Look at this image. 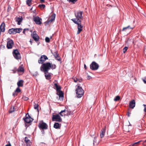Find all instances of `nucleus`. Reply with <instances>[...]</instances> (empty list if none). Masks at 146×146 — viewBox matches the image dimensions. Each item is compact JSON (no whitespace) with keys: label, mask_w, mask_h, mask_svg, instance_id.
Instances as JSON below:
<instances>
[{"label":"nucleus","mask_w":146,"mask_h":146,"mask_svg":"<svg viewBox=\"0 0 146 146\" xmlns=\"http://www.w3.org/2000/svg\"><path fill=\"white\" fill-rule=\"evenodd\" d=\"M60 114L61 116H64L65 115L69 116L72 114V112L70 111V110H65L61 111L60 113Z\"/></svg>","instance_id":"obj_4"},{"label":"nucleus","mask_w":146,"mask_h":146,"mask_svg":"<svg viewBox=\"0 0 146 146\" xmlns=\"http://www.w3.org/2000/svg\"><path fill=\"white\" fill-rule=\"evenodd\" d=\"M23 119L25 122L27 123H29L33 120V119L30 117L28 113L26 114L25 117Z\"/></svg>","instance_id":"obj_7"},{"label":"nucleus","mask_w":146,"mask_h":146,"mask_svg":"<svg viewBox=\"0 0 146 146\" xmlns=\"http://www.w3.org/2000/svg\"><path fill=\"white\" fill-rule=\"evenodd\" d=\"M29 30V29H24L23 31V33L24 34H25V32L26 31H28Z\"/></svg>","instance_id":"obj_40"},{"label":"nucleus","mask_w":146,"mask_h":146,"mask_svg":"<svg viewBox=\"0 0 146 146\" xmlns=\"http://www.w3.org/2000/svg\"><path fill=\"white\" fill-rule=\"evenodd\" d=\"M31 36L36 41H38L39 39V37L36 33V32L35 31H34L32 33Z\"/></svg>","instance_id":"obj_13"},{"label":"nucleus","mask_w":146,"mask_h":146,"mask_svg":"<svg viewBox=\"0 0 146 146\" xmlns=\"http://www.w3.org/2000/svg\"><path fill=\"white\" fill-rule=\"evenodd\" d=\"M38 6L41 9H42L45 8V5L44 4L39 5Z\"/></svg>","instance_id":"obj_35"},{"label":"nucleus","mask_w":146,"mask_h":146,"mask_svg":"<svg viewBox=\"0 0 146 146\" xmlns=\"http://www.w3.org/2000/svg\"><path fill=\"white\" fill-rule=\"evenodd\" d=\"M5 23H3L0 26V30L2 32H4L5 31Z\"/></svg>","instance_id":"obj_21"},{"label":"nucleus","mask_w":146,"mask_h":146,"mask_svg":"<svg viewBox=\"0 0 146 146\" xmlns=\"http://www.w3.org/2000/svg\"><path fill=\"white\" fill-rule=\"evenodd\" d=\"M132 29L133 28L130 27V26H128L126 27L123 28L122 30V31H126V29Z\"/></svg>","instance_id":"obj_29"},{"label":"nucleus","mask_w":146,"mask_h":146,"mask_svg":"<svg viewBox=\"0 0 146 146\" xmlns=\"http://www.w3.org/2000/svg\"><path fill=\"white\" fill-rule=\"evenodd\" d=\"M32 74L33 76H36L38 74V73L37 72H33Z\"/></svg>","instance_id":"obj_39"},{"label":"nucleus","mask_w":146,"mask_h":146,"mask_svg":"<svg viewBox=\"0 0 146 146\" xmlns=\"http://www.w3.org/2000/svg\"><path fill=\"white\" fill-rule=\"evenodd\" d=\"M135 102L134 100H133L130 102L129 103V106L130 108L133 109L135 107Z\"/></svg>","instance_id":"obj_18"},{"label":"nucleus","mask_w":146,"mask_h":146,"mask_svg":"<svg viewBox=\"0 0 146 146\" xmlns=\"http://www.w3.org/2000/svg\"><path fill=\"white\" fill-rule=\"evenodd\" d=\"M52 38V36H50V38Z\"/></svg>","instance_id":"obj_58"},{"label":"nucleus","mask_w":146,"mask_h":146,"mask_svg":"<svg viewBox=\"0 0 146 146\" xmlns=\"http://www.w3.org/2000/svg\"><path fill=\"white\" fill-rule=\"evenodd\" d=\"M39 128L42 129H46L47 128L48 126L47 124L43 122H40L38 125Z\"/></svg>","instance_id":"obj_9"},{"label":"nucleus","mask_w":146,"mask_h":146,"mask_svg":"<svg viewBox=\"0 0 146 146\" xmlns=\"http://www.w3.org/2000/svg\"><path fill=\"white\" fill-rule=\"evenodd\" d=\"M141 141H140L138 142H135L131 145L132 146H137L139 144V143L141 142Z\"/></svg>","instance_id":"obj_28"},{"label":"nucleus","mask_w":146,"mask_h":146,"mask_svg":"<svg viewBox=\"0 0 146 146\" xmlns=\"http://www.w3.org/2000/svg\"><path fill=\"white\" fill-rule=\"evenodd\" d=\"M82 81V80L81 79H78V81L79 82H81Z\"/></svg>","instance_id":"obj_50"},{"label":"nucleus","mask_w":146,"mask_h":146,"mask_svg":"<svg viewBox=\"0 0 146 146\" xmlns=\"http://www.w3.org/2000/svg\"><path fill=\"white\" fill-rule=\"evenodd\" d=\"M128 48L127 47H125L123 49V53H125L127 50Z\"/></svg>","instance_id":"obj_37"},{"label":"nucleus","mask_w":146,"mask_h":146,"mask_svg":"<svg viewBox=\"0 0 146 146\" xmlns=\"http://www.w3.org/2000/svg\"><path fill=\"white\" fill-rule=\"evenodd\" d=\"M106 127L102 129L100 133V137L101 138L103 137L104 136L106 133Z\"/></svg>","instance_id":"obj_16"},{"label":"nucleus","mask_w":146,"mask_h":146,"mask_svg":"<svg viewBox=\"0 0 146 146\" xmlns=\"http://www.w3.org/2000/svg\"><path fill=\"white\" fill-rule=\"evenodd\" d=\"M55 17V14H53L50 17V19H49L48 22H52L54 21Z\"/></svg>","instance_id":"obj_22"},{"label":"nucleus","mask_w":146,"mask_h":146,"mask_svg":"<svg viewBox=\"0 0 146 146\" xmlns=\"http://www.w3.org/2000/svg\"><path fill=\"white\" fill-rule=\"evenodd\" d=\"M131 113L129 112H128L127 113V115L128 117H130Z\"/></svg>","instance_id":"obj_47"},{"label":"nucleus","mask_w":146,"mask_h":146,"mask_svg":"<svg viewBox=\"0 0 146 146\" xmlns=\"http://www.w3.org/2000/svg\"><path fill=\"white\" fill-rule=\"evenodd\" d=\"M5 146H11V144L10 143H9L8 144H7L5 145Z\"/></svg>","instance_id":"obj_52"},{"label":"nucleus","mask_w":146,"mask_h":146,"mask_svg":"<svg viewBox=\"0 0 146 146\" xmlns=\"http://www.w3.org/2000/svg\"><path fill=\"white\" fill-rule=\"evenodd\" d=\"M120 99V97L119 96H117L114 99L115 101H119Z\"/></svg>","instance_id":"obj_31"},{"label":"nucleus","mask_w":146,"mask_h":146,"mask_svg":"<svg viewBox=\"0 0 146 146\" xmlns=\"http://www.w3.org/2000/svg\"><path fill=\"white\" fill-rule=\"evenodd\" d=\"M77 96L78 98H81L84 93V91L81 87L78 86L76 90Z\"/></svg>","instance_id":"obj_3"},{"label":"nucleus","mask_w":146,"mask_h":146,"mask_svg":"<svg viewBox=\"0 0 146 146\" xmlns=\"http://www.w3.org/2000/svg\"><path fill=\"white\" fill-rule=\"evenodd\" d=\"M30 41L31 42V43L32 42H31V40Z\"/></svg>","instance_id":"obj_55"},{"label":"nucleus","mask_w":146,"mask_h":146,"mask_svg":"<svg viewBox=\"0 0 146 146\" xmlns=\"http://www.w3.org/2000/svg\"><path fill=\"white\" fill-rule=\"evenodd\" d=\"M23 81L22 80H19L17 83L18 87H22L23 86Z\"/></svg>","instance_id":"obj_23"},{"label":"nucleus","mask_w":146,"mask_h":146,"mask_svg":"<svg viewBox=\"0 0 146 146\" xmlns=\"http://www.w3.org/2000/svg\"><path fill=\"white\" fill-rule=\"evenodd\" d=\"M17 72L18 73H21L23 74L24 72V69L23 68V65L20 66L17 69Z\"/></svg>","instance_id":"obj_17"},{"label":"nucleus","mask_w":146,"mask_h":146,"mask_svg":"<svg viewBox=\"0 0 146 146\" xmlns=\"http://www.w3.org/2000/svg\"><path fill=\"white\" fill-rule=\"evenodd\" d=\"M91 77L90 76H89V75H88L87 76V79L88 80H90L91 79Z\"/></svg>","instance_id":"obj_45"},{"label":"nucleus","mask_w":146,"mask_h":146,"mask_svg":"<svg viewBox=\"0 0 146 146\" xmlns=\"http://www.w3.org/2000/svg\"><path fill=\"white\" fill-rule=\"evenodd\" d=\"M56 94L57 95L59 96L60 98H62V99H63L64 97V94L60 90L58 91H57Z\"/></svg>","instance_id":"obj_19"},{"label":"nucleus","mask_w":146,"mask_h":146,"mask_svg":"<svg viewBox=\"0 0 146 146\" xmlns=\"http://www.w3.org/2000/svg\"><path fill=\"white\" fill-rule=\"evenodd\" d=\"M82 14L83 11H78L77 13H75L76 18L73 19H71L75 23L78 25L77 34H79L82 31L83 26L80 23L81 21L80 19H81L83 18Z\"/></svg>","instance_id":"obj_1"},{"label":"nucleus","mask_w":146,"mask_h":146,"mask_svg":"<svg viewBox=\"0 0 146 146\" xmlns=\"http://www.w3.org/2000/svg\"><path fill=\"white\" fill-rule=\"evenodd\" d=\"M90 68L91 69V64L90 65Z\"/></svg>","instance_id":"obj_54"},{"label":"nucleus","mask_w":146,"mask_h":146,"mask_svg":"<svg viewBox=\"0 0 146 146\" xmlns=\"http://www.w3.org/2000/svg\"><path fill=\"white\" fill-rule=\"evenodd\" d=\"M12 71L13 72V73H15L17 71V70L16 68H15L14 69L12 70Z\"/></svg>","instance_id":"obj_41"},{"label":"nucleus","mask_w":146,"mask_h":146,"mask_svg":"<svg viewBox=\"0 0 146 146\" xmlns=\"http://www.w3.org/2000/svg\"><path fill=\"white\" fill-rule=\"evenodd\" d=\"M34 108L35 109L37 110L38 111V104H35L34 105Z\"/></svg>","instance_id":"obj_32"},{"label":"nucleus","mask_w":146,"mask_h":146,"mask_svg":"<svg viewBox=\"0 0 146 146\" xmlns=\"http://www.w3.org/2000/svg\"><path fill=\"white\" fill-rule=\"evenodd\" d=\"M5 48V46L3 45H1V48L4 49Z\"/></svg>","instance_id":"obj_46"},{"label":"nucleus","mask_w":146,"mask_h":146,"mask_svg":"<svg viewBox=\"0 0 146 146\" xmlns=\"http://www.w3.org/2000/svg\"><path fill=\"white\" fill-rule=\"evenodd\" d=\"M45 74V76L47 80H50L51 79V76L52 74L49 73L48 72H44Z\"/></svg>","instance_id":"obj_15"},{"label":"nucleus","mask_w":146,"mask_h":146,"mask_svg":"<svg viewBox=\"0 0 146 146\" xmlns=\"http://www.w3.org/2000/svg\"><path fill=\"white\" fill-rule=\"evenodd\" d=\"M48 59V58L46 56L44 55H42L41 56L40 59L38 60V62L39 64H42L44 63L43 62L46 60Z\"/></svg>","instance_id":"obj_11"},{"label":"nucleus","mask_w":146,"mask_h":146,"mask_svg":"<svg viewBox=\"0 0 146 146\" xmlns=\"http://www.w3.org/2000/svg\"><path fill=\"white\" fill-rule=\"evenodd\" d=\"M14 45V42L11 39H9L7 43V47L8 49H11Z\"/></svg>","instance_id":"obj_10"},{"label":"nucleus","mask_w":146,"mask_h":146,"mask_svg":"<svg viewBox=\"0 0 146 146\" xmlns=\"http://www.w3.org/2000/svg\"><path fill=\"white\" fill-rule=\"evenodd\" d=\"M23 99H24V100H27L29 99V98L28 97H23Z\"/></svg>","instance_id":"obj_44"},{"label":"nucleus","mask_w":146,"mask_h":146,"mask_svg":"<svg viewBox=\"0 0 146 146\" xmlns=\"http://www.w3.org/2000/svg\"><path fill=\"white\" fill-rule=\"evenodd\" d=\"M99 67V65L95 62H92V70H96Z\"/></svg>","instance_id":"obj_12"},{"label":"nucleus","mask_w":146,"mask_h":146,"mask_svg":"<svg viewBox=\"0 0 146 146\" xmlns=\"http://www.w3.org/2000/svg\"><path fill=\"white\" fill-rule=\"evenodd\" d=\"M78 79L77 78H73V80H74V81L75 82H76L78 81Z\"/></svg>","instance_id":"obj_43"},{"label":"nucleus","mask_w":146,"mask_h":146,"mask_svg":"<svg viewBox=\"0 0 146 146\" xmlns=\"http://www.w3.org/2000/svg\"><path fill=\"white\" fill-rule=\"evenodd\" d=\"M52 119L53 121L58 122H61L62 120V119L59 114H56L53 115Z\"/></svg>","instance_id":"obj_8"},{"label":"nucleus","mask_w":146,"mask_h":146,"mask_svg":"<svg viewBox=\"0 0 146 146\" xmlns=\"http://www.w3.org/2000/svg\"><path fill=\"white\" fill-rule=\"evenodd\" d=\"M15 111L14 110V107L13 106H12L11 107V108L10 109L9 112L10 113H12L13 111Z\"/></svg>","instance_id":"obj_30"},{"label":"nucleus","mask_w":146,"mask_h":146,"mask_svg":"<svg viewBox=\"0 0 146 146\" xmlns=\"http://www.w3.org/2000/svg\"><path fill=\"white\" fill-rule=\"evenodd\" d=\"M17 94H15V92L13 93V95L14 96H17Z\"/></svg>","instance_id":"obj_51"},{"label":"nucleus","mask_w":146,"mask_h":146,"mask_svg":"<svg viewBox=\"0 0 146 146\" xmlns=\"http://www.w3.org/2000/svg\"><path fill=\"white\" fill-rule=\"evenodd\" d=\"M40 3H44L45 1L44 0H40Z\"/></svg>","instance_id":"obj_48"},{"label":"nucleus","mask_w":146,"mask_h":146,"mask_svg":"<svg viewBox=\"0 0 146 146\" xmlns=\"http://www.w3.org/2000/svg\"><path fill=\"white\" fill-rule=\"evenodd\" d=\"M13 54L15 58L16 59H19L21 58L20 54L18 51L17 49L14 50L13 52Z\"/></svg>","instance_id":"obj_6"},{"label":"nucleus","mask_w":146,"mask_h":146,"mask_svg":"<svg viewBox=\"0 0 146 146\" xmlns=\"http://www.w3.org/2000/svg\"><path fill=\"white\" fill-rule=\"evenodd\" d=\"M45 40L46 42H49L50 41V38L48 37H46Z\"/></svg>","instance_id":"obj_38"},{"label":"nucleus","mask_w":146,"mask_h":146,"mask_svg":"<svg viewBox=\"0 0 146 146\" xmlns=\"http://www.w3.org/2000/svg\"><path fill=\"white\" fill-rule=\"evenodd\" d=\"M25 141L27 144V146H30V141L28 139V138L26 137L25 138Z\"/></svg>","instance_id":"obj_24"},{"label":"nucleus","mask_w":146,"mask_h":146,"mask_svg":"<svg viewBox=\"0 0 146 146\" xmlns=\"http://www.w3.org/2000/svg\"><path fill=\"white\" fill-rule=\"evenodd\" d=\"M64 114V113H62V114H63V115Z\"/></svg>","instance_id":"obj_56"},{"label":"nucleus","mask_w":146,"mask_h":146,"mask_svg":"<svg viewBox=\"0 0 146 146\" xmlns=\"http://www.w3.org/2000/svg\"><path fill=\"white\" fill-rule=\"evenodd\" d=\"M96 141V137H94V139L93 140V144L94 146H96L98 144V142H97Z\"/></svg>","instance_id":"obj_27"},{"label":"nucleus","mask_w":146,"mask_h":146,"mask_svg":"<svg viewBox=\"0 0 146 146\" xmlns=\"http://www.w3.org/2000/svg\"><path fill=\"white\" fill-rule=\"evenodd\" d=\"M144 142H146V140L144 141Z\"/></svg>","instance_id":"obj_57"},{"label":"nucleus","mask_w":146,"mask_h":146,"mask_svg":"<svg viewBox=\"0 0 146 146\" xmlns=\"http://www.w3.org/2000/svg\"><path fill=\"white\" fill-rule=\"evenodd\" d=\"M143 106L144 107V111L145 112L146 111V105L144 104Z\"/></svg>","instance_id":"obj_42"},{"label":"nucleus","mask_w":146,"mask_h":146,"mask_svg":"<svg viewBox=\"0 0 146 146\" xmlns=\"http://www.w3.org/2000/svg\"><path fill=\"white\" fill-rule=\"evenodd\" d=\"M22 30L21 28H12L9 30L8 33L10 34H15L17 33H20Z\"/></svg>","instance_id":"obj_5"},{"label":"nucleus","mask_w":146,"mask_h":146,"mask_svg":"<svg viewBox=\"0 0 146 146\" xmlns=\"http://www.w3.org/2000/svg\"><path fill=\"white\" fill-rule=\"evenodd\" d=\"M53 88L54 89L56 90V92L60 90L61 89V87L60 86L58 85L56 83H55L54 84V85L53 86Z\"/></svg>","instance_id":"obj_20"},{"label":"nucleus","mask_w":146,"mask_h":146,"mask_svg":"<svg viewBox=\"0 0 146 146\" xmlns=\"http://www.w3.org/2000/svg\"><path fill=\"white\" fill-rule=\"evenodd\" d=\"M15 92L19 93L21 92V90L19 88V87H17L16 90H15Z\"/></svg>","instance_id":"obj_36"},{"label":"nucleus","mask_w":146,"mask_h":146,"mask_svg":"<svg viewBox=\"0 0 146 146\" xmlns=\"http://www.w3.org/2000/svg\"><path fill=\"white\" fill-rule=\"evenodd\" d=\"M60 126V125L58 123H55L54 125V128L56 129L59 128Z\"/></svg>","instance_id":"obj_25"},{"label":"nucleus","mask_w":146,"mask_h":146,"mask_svg":"<svg viewBox=\"0 0 146 146\" xmlns=\"http://www.w3.org/2000/svg\"><path fill=\"white\" fill-rule=\"evenodd\" d=\"M143 81L144 82V83L146 84V77L144 78V79L143 80Z\"/></svg>","instance_id":"obj_49"},{"label":"nucleus","mask_w":146,"mask_h":146,"mask_svg":"<svg viewBox=\"0 0 146 146\" xmlns=\"http://www.w3.org/2000/svg\"><path fill=\"white\" fill-rule=\"evenodd\" d=\"M84 68H85V69H86V68H87L86 66V64H84Z\"/></svg>","instance_id":"obj_53"},{"label":"nucleus","mask_w":146,"mask_h":146,"mask_svg":"<svg viewBox=\"0 0 146 146\" xmlns=\"http://www.w3.org/2000/svg\"><path fill=\"white\" fill-rule=\"evenodd\" d=\"M22 19L21 17L17 18L16 21L18 22V25H19L20 24V23L22 21Z\"/></svg>","instance_id":"obj_26"},{"label":"nucleus","mask_w":146,"mask_h":146,"mask_svg":"<svg viewBox=\"0 0 146 146\" xmlns=\"http://www.w3.org/2000/svg\"><path fill=\"white\" fill-rule=\"evenodd\" d=\"M31 0H27L26 1L27 4L29 6H30L31 2Z\"/></svg>","instance_id":"obj_34"},{"label":"nucleus","mask_w":146,"mask_h":146,"mask_svg":"<svg viewBox=\"0 0 146 146\" xmlns=\"http://www.w3.org/2000/svg\"><path fill=\"white\" fill-rule=\"evenodd\" d=\"M78 0H67V1L69 2H71L73 3H75V2L77 1Z\"/></svg>","instance_id":"obj_33"},{"label":"nucleus","mask_w":146,"mask_h":146,"mask_svg":"<svg viewBox=\"0 0 146 146\" xmlns=\"http://www.w3.org/2000/svg\"><path fill=\"white\" fill-rule=\"evenodd\" d=\"M41 19L38 17H34L33 18V20L38 25L41 24V22L40 21Z\"/></svg>","instance_id":"obj_14"},{"label":"nucleus","mask_w":146,"mask_h":146,"mask_svg":"<svg viewBox=\"0 0 146 146\" xmlns=\"http://www.w3.org/2000/svg\"><path fill=\"white\" fill-rule=\"evenodd\" d=\"M56 67V65L49 62L44 63L42 64L40 68L41 71L43 72H48L50 69H54Z\"/></svg>","instance_id":"obj_2"}]
</instances>
